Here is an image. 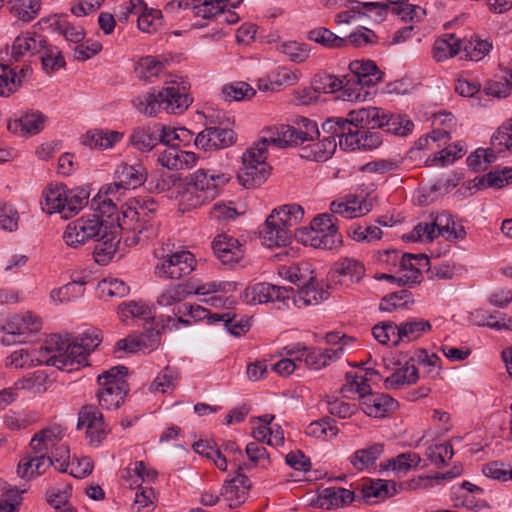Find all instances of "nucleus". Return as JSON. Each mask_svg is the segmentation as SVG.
<instances>
[{"label": "nucleus", "instance_id": "2f4dec72", "mask_svg": "<svg viewBox=\"0 0 512 512\" xmlns=\"http://www.w3.org/2000/svg\"><path fill=\"white\" fill-rule=\"evenodd\" d=\"M361 496L368 501L371 498L385 500L398 493L395 481L384 479H367L361 484Z\"/></svg>", "mask_w": 512, "mask_h": 512}, {"label": "nucleus", "instance_id": "09e8293b", "mask_svg": "<svg viewBox=\"0 0 512 512\" xmlns=\"http://www.w3.org/2000/svg\"><path fill=\"white\" fill-rule=\"evenodd\" d=\"M86 283L84 278L72 279V281L62 287L53 289L50 297L55 303L69 302L77 299L84 294Z\"/></svg>", "mask_w": 512, "mask_h": 512}, {"label": "nucleus", "instance_id": "b1692460", "mask_svg": "<svg viewBox=\"0 0 512 512\" xmlns=\"http://www.w3.org/2000/svg\"><path fill=\"white\" fill-rule=\"evenodd\" d=\"M293 236L305 246L320 249L332 250L342 244V236H324L321 231H317L311 224L309 227L295 228Z\"/></svg>", "mask_w": 512, "mask_h": 512}, {"label": "nucleus", "instance_id": "8fccbe9b", "mask_svg": "<svg viewBox=\"0 0 512 512\" xmlns=\"http://www.w3.org/2000/svg\"><path fill=\"white\" fill-rule=\"evenodd\" d=\"M313 88L319 93H335L342 90L345 98L346 76L339 78L333 74L319 73L312 80Z\"/></svg>", "mask_w": 512, "mask_h": 512}, {"label": "nucleus", "instance_id": "e433bc0d", "mask_svg": "<svg viewBox=\"0 0 512 512\" xmlns=\"http://www.w3.org/2000/svg\"><path fill=\"white\" fill-rule=\"evenodd\" d=\"M342 354L343 346L326 350L306 347L302 360L308 367L318 370L329 365L331 361L340 358Z\"/></svg>", "mask_w": 512, "mask_h": 512}, {"label": "nucleus", "instance_id": "864d4df0", "mask_svg": "<svg viewBox=\"0 0 512 512\" xmlns=\"http://www.w3.org/2000/svg\"><path fill=\"white\" fill-rule=\"evenodd\" d=\"M414 303L413 294L407 289L390 293L381 299L379 309L384 312H393L397 309H406Z\"/></svg>", "mask_w": 512, "mask_h": 512}, {"label": "nucleus", "instance_id": "6ab92c4d", "mask_svg": "<svg viewBox=\"0 0 512 512\" xmlns=\"http://www.w3.org/2000/svg\"><path fill=\"white\" fill-rule=\"evenodd\" d=\"M212 249L215 256L224 265L239 263L245 253L244 245L237 238L227 233L218 234L213 242Z\"/></svg>", "mask_w": 512, "mask_h": 512}, {"label": "nucleus", "instance_id": "f3484780", "mask_svg": "<svg viewBox=\"0 0 512 512\" xmlns=\"http://www.w3.org/2000/svg\"><path fill=\"white\" fill-rule=\"evenodd\" d=\"M289 291V302L287 303L286 309H290L291 306L297 308H303L310 305H317L327 300L329 297L328 290L320 287L319 283L314 277H310L309 280L303 284L297 291L293 288H287Z\"/></svg>", "mask_w": 512, "mask_h": 512}, {"label": "nucleus", "instance_id": "4c0bfd02", "mask_svg": "<svg viewBox=\"0 0 512 512\" xmlns=\"http://www.w3.org/2000/svg\"><path fill=\"white\" fill-rule=\"evenodd\" d=\"M432 330V325L428 320L422 318H409L399 324L397 340L400 343H409L422 337Z\"/></svg>", "mask_w": 512, "mask_h": 512}, {"label": "nucleus", "instance_id": "c03bdc74", "mask_svg": "<svg viewBox=\"0 0 512 512\" xmlns=\"http://www.w3.org/2000/svg\"><path fill=\"white\" fill-rule=\"evenodd\" d=\"M67 18V15H54L46 21L49 22L53 30L60 32L67 41L78 44L85 38L84 29L81 26L70 24Z\"/></svg>", "mask_w": 512, "mask_h": 512}, {"label": "nucleus", "instance_id": "393cba45", "mask_svg": "<svg viewBox=\"0 0 512 512\" xmlns=\"http://www.w3.org/2000/svg\"><path fill=\"white\" fill-rule=\"evenodd\" d=\"M429 259L425 254L404 253L400 259V267L407 271L404 275L398 277V284L417 285L422 281L421 267L426 266Z\"/></svg>", "mask_w": 512, "mask_h": 512}, {"label": "nucleus", "instance_id": "c85d7f7f", "mask_svg": "<svg viewBox=\"0 0 512 512\" xmlns=\"http://www.w3.org/2000/svg\"><path fill=\"white\" fill-rule=\"evenodd\" d=\"M161 332L150 329L138 337H127L116 342V350L136 353L140 350L153 351L160 344Z\"/></svg>", "mask_w": 512, "mask_h": 512}, {"label": "nucleus", "instance_id": "0eeeda50", "mask_svg": "<svg viewBox=\"0 0 512 512\" xmlns=\"http://www.w3.org/2000/svg\"><path fill=\"white\" fill-rule=\"evenodd\" d=\"M106 228L99 214L84 215L67 225L63 239L68 246L78 248L87 241L100 237Z\"/></svg>", "mask_w": 512, "mask_h": 512}, {"label": "nucleus", "instance_id": "3c124183", "mask_svg": "<svg viewBox=\"0 0 512 512\" xmlns=\"http://www.w3.org/2000/svg\"><path fill=\"white\" fill-rule=\"evenodd\" d=\"M192 295V288L187 284H176L164 289L157 298V304L162 307H169L179 304Z\"/></svg>", "mask_w": 512, "mask_h": 512}, {"label": "nucleus", "instance_id": "bb28decb", "mask_svg": "<svg viewBox=\"0 0 512 512\" xmlns=\"http://www.w3.org/2000/svg\"><path fill=\"white\" fill-rule=\"evenodd\" d=\"M115 176L117 182L113 183L112 185H117L118 190L120 188L135 189L144 184L147 178V171L146 168L140 163L133 165L122 163L117 167Z\"/></svg>", "mask_w": 512, "mask_h": 512}, {"label": "nucleus", "instance_id": "72a5a7b5", "mask_svg": "<svg viewBox=\"0 0 512 512\" xmlns=\"http://www.w3.org/2000/svg\"><path fill=\"white\" fill-rule=\"evenodd\" d=\"M346 384L342 391H355L356 393H367L371 391L370 384H377L381 379L378 371L372 368H366L364 373L349 371L345 375Z\"/></svg>", "mask_w": 512, "mask_h": 512}, {"label": "nucleus", "instance_id": "49530a36", "mask_svg": "<svg viewBox=\"0 0 512 512\" xmlns=\"http://www.w3.org/2000/svg\"><path fill=\"white\" fill-rule=\"evenodd\" d=\"M383 452V444L374 443L366 448L356 450L351 456V464L355 469L362 471L373 466Z\"/></svg>", "mask_w": 512, "mask_h": 512}, {"label": "nucleus", "instance_id": "cd10ccee", "mask_svg": "<svg viewBox=\"0 0 512 512\" xmlns=\"http://www.w3.org/2000/svg\"><path fill=\"white\" fill-rule=\"evenodd\" d=\"M67 195H69V189L64 184L49 185L43 191L42 210L47 214L60 213L64 218L67 211Z\"/></svg>", "mask_w": 512, "mask_h": 512}, {"label": "nucleus", "instance_id": "4468645a", "mask_svg": "<svg viewBox=\"0 0 512 512\" xmlns=\"http://www.w3.org/2000/svg\"><path fill=\"white\" fill-rule=\"evenodd\" d=\"M388 111L378 107H366L358 110H352L347 114V117H337L341 125H338V131L342 132L345 127L354 125L355 128L362 129H382L383 124L387 118Z\"/></svg>", "mask_w": 512, "mask_h": 512}, {"label": "nucleus", "instance_id": "13d9d810", "mask_svg": "<svg viewBox=\"0 0 512 512\" xmlns=\"http://www.w3.org/2000/svg\"><path fill=\"white\" fill-rule=\"evenodd\" d=\"M118 315L122 321L128 318H139L145 321L154 319L150 307L141 301L121 303L118 306Z\"/></svg>", "mask_w": 512, "mask_h": 512}, {"label": "nucleus", "instance_id": "6e6d98bb", "mask_svg": "<svg viewBox=\"0 0 512 512\" xmlns=\"http://www.w3.org/2000/svg\"><path fill=\"white\" fill-rule=\"evenodd\" d=\"M462 48V41L450 35L449 39H438L432 49L433 58L437 62L445 61L454 57Z\"/></svg>", "mask_w": 512, "mask_h": 512}, {"label": "nucleus", "instance_id": "aec40b11", "mask_svg": "<svg viewBox=\"0 0 512 512\" xmlns=\"http://www.w3.org/2000/svg\"><path fill=\"white\" fill-rule=\"evenodd\" d=\"M189 85L172 82L161 89V100L164 111L169 114H182L191 105L193 99L188 94Z\"/></svg>", "mask_w": 512, "mask_h": 512}, {"label": "nucleus", "instance_id": "1a4fd4ad", "mask_svg": "<svg viewBox=\"0 0 512 512\" xmlns=\"http://www.w3.org/2000/svg\"><path fill=\"white\" fill-rule=\"evenodd\" d=\"M86 429V438L91 446L99 447L111 432L103 414L93 404L83 405L78 412L77 429Z\"/></svg>", "mask_w": 512, "mask_h": 512}, {"label": "nucleus", "instance_id": "2eb2a0df", "mask_svg": "<svg viewBox=\"0 0 512 512\" xmlns=\"http://www.w3.org/2000/svg\"><path fill=\"white\" fill-rule=\"evenodd\" d=\"M249 468L250 465L247 463L238 465L236 475L232 479L226 480L223 484L220 495L231 509L241 506L247 499L252 484L242 471Z\"/></svg>", "mask_w": 512, "mask_h": 512}, {"label": "nucleus", "instance_id": "79ce46f5", "mask_svg": "<svg viewBox=\"0 0 512 512\" xmlns=\"http://www.w3.org/2000/svg\"><path fill=\"white\" fill-rule=\"evenodd\" d=\"M228 0H188L180 1L178 3L179 8H191L194 15L202 18L217 17L220 12H223V8L226 7Z\"/></svg>", "mask_w": 512, "mask_h": 512}, {"label": "nucleus", "instance_id": "ea45409f", "mask_svg": "<svg viewBox=\"0 0 512 512\" xmlns=\"http://www.w3.org/2000/svg\"><path fill=\"white\" fill-rule=\"evenodd\" d=\"M61 440V433L55 428H45L36 433L31 441L30 448L33 455H48Z\"/></svg>", "mask_w": 512, "mask_h": 512}, {"label": "nucleus", "instance_id": "338daca9", "mask_svg": "<svg viewBox=\"0 0 512 512\" xmlns=\"http://www.w3.org/2000/svg\"><path fill=\"white\" fill-rule=\"evenodd\" d=\"M399 332V324L392 321L381 322L372 328L374 338L383 345L388 344L390 341L394 345H398L400 341L397 340Z\"/></svg>", "mask_w": 512, "mask_h": 512}, {"label": "nucleus", "instance_id": "f8f14e48", "mask_svg": "<svg viewBox=\"0 0 512 512\" xmlns=\"http://www.w3.org/2000/svg\"><path fill=\"white\" fill-rule=\"evenodd\" d=\"M8 360V364L16 368L31 367L42 364L58 368V360L56 359L52 338L47 345L41 346L39 349L16 350L8 357Z\"/></svg>", "mask_w": 512, "mask_h": 512}, {"label": "nucleus", "instance_id": "5fc2aeb1", "mask_svg": "<svg viewBox=\"0 0 512 512\" xmlns=\"http://www.w3.org/2000/svg\"><path fill=\"white\" fill-rule=\"evenodd\" d=\"M161 90L149 92L143 96L137 97L133 103L136 109L149 117L156 116L160 110H164V104L161 100Z\"/></svg>", "mask_w": 512, "mask_h": 512}, {"label": "nucleus", "instance_id": "4be33fe9", "mask_svg": "<svg viewBox=\"0 0 512 512\" xmlns=\"http://www.w3.org/2000/svg\"><path fill=\"white\" fill-rule=\"evenodd\" d=\"M298 127H284L282 132L283 144H294V146L303 145L305 142L314 141L320 136L318 125L315 121L306 117H301L297 121Z\"/></svg>", "mask_w": 512, "mask_h": 512}, {"label": "nucleus", "instance_id": "c756f323", "mask_svg": "<svg viewBox=\"0 0 512 512\" xmlns=\"http://www.w3.org/2000/svg\"><path fill=\"white\" fill-rule=\"evenodd\" d=\"M271 166L268 163L260 165L242 163L237 174V180L246 189H254L261 186L269 177Z\"/></svg>", "mask_w": 512, "mask_h": 512}, {"label": "nucleus", "instance_id": "ddd939ff", "mask_svg": "<svg viewBox=\"0 0 512 512\" xmlns=\"http://www.w3.org/2000/svg\"><path fill=\"white\" fill-rule=\"evenodd\" d=\"M195 257L189 251L174 252L158 263L155 273L167 279H180L189 275L195 269Z\"/></svg>", "mask_w": 512, "mask_h": 512}, {"label": "nucleus", "instance_id": "0e129e2a", "mask_svg": "<svg viewBox=\"0 0 512 512\" xmlns=\"http://www.w3.org/2000/svg\"><path fill=\"white\" fill-rule=\"evenodd\" d=\"M466 58L472 61H479L492 49V43L482 40L478 36H471L462 43Z\"/></svg>", "mask_w": 512, "mask_h": 512}, {"label": "nucleus", "instance_id": "603ef678", "mask_svg": "<svg viewBox=\"0 0 512 512\" xmlns=\"http://www.w3.org/2000/svg\"><path fill=\"white\" fill-rule=\"evenodd\" d=\"M307 38L314 41L327 49H341L346 48V41L344 38L336 35L331 30L325 27H317L310 30Z\"/></svg>", "mask_w": 512, "mask_h": 512}, {"label": "nucleus", "instance_id": "bf43d9fd", "mask_svg": "<svg viewBox=\"0 0 512 512\" xmlns=\"http://www.w3.org/2000/svg\"><path fill=\"white\" fill-rule=\"evenodd\" d=\"M137 25L138 28L145 33H156L163 25L161 10L144 6V11L138 15Z\"/></svg>", "mask_w": 512, "mask_h": 512}, {"label": "nucleus", "instance_id": "a19ab883", "mask_svg": "<svg viewBox=\"0 0 512 512\" xmlns=\"http://www.w3.org/2000/svg\"><path fill=\"white\" fill-rule=\"evenodd\" d=\"M100 236V238L97 237V239H95L97 243L95 244L93 255L98 264L106 265L116 253L119 239H117V236L112 232L107 233L106 229Z\"/></svg>", "mask_w": 512, "mask_h": 512}, {"label": "nucleus", "instance_id": "58836bf2", "mask_svg": "<svg viewBox=\"0 0 512 512\" xmlns=\"http://www.w3.org/2000/svg\"><path fill=\"white\" fill-rule=\"evenodd\" d=\"M118 191L117 185H105L101 187L99 192L91 200V208L100 213V217L111 218L117 211V205L110 195Z\"/></svg>", "mask_w": 512, "mask_h": 512}, {"label": "nucleus", "instance_id": "f704fd0d", "mask_svg": "<svg viewBox=\"0 0 512 512\" xmlns=\"http://www.w3.org/2000/svg\"><path fill=\"white\" fill-rule=\"evenodd\" d=\"M159 143V124L137 127L129 137V144L140 152H149Z\"/></svg>", "mask_w": 512, "mask_h": 512}, {"label": "nucleus", "instance_id": "7ed1b4c3", "mask_svg": "<svg viewBox=\"0 0 512 512\" xmlns=\"http://www.w3.org/2000/svg\"><path fill=\"white\" fill-rule=\"evenodd\" d=\"M231 175L216 169H198L189 177L188 191L182 195V204L196 208L216 198L230 182Z\"/></svg>", "mask_w": 512, "mask_h": 512}, {"label": "nucleus", "instance_id": "a18cd8bd", "mask_svg": "<svg viewBox=\"0 0 512 512\" xmlns=\"http://www.w3.org/2000/svg\"><path fill=\"white\" fill-rule=\"evenodd\" d=\"M7 8L17 19L30 22L35 19L40 11V0H8Z\"/></svg>", "mask_w": 512, "mask_h": 512}, {"label": "nucleus", "instance_id": "20e7f679", "mask_svg": "<svg viewBox=\"0 0 512 512\" xmlns=\"http://www.w3.org/2000/svg\"><path fill=\"white\" fill-rule=\"evenodd\" d=\"M304 210L298 204L274 209L267 217L260 234L268 246H286L293 237L294 229L302 221Z\"/></svg>", "mask_w": 512, "mask_h": 512}, {"label": "nucleus", "instance_id": "473e14b6", "mask_svg": "<svg viewBox=\"0 0 512 512\" xmlns=\"http://www.w3.org/2000/svg\"><path fill=\"white\" fill-rule=\"evenodd\" d=\"M30 71L28 67L17 71L16 68L9 65L0 64V96L9 97L15 93L22 86Z\"/></svg>", "mask_w": 512, "mask_h": 512}, {"label": "nucleus", "instance_id": "680f3d73", "mask_svg": "<svg viewBox=\"0 0 512 512\" xmlns=\"http://www.w3.org/2000/svg\"><path fill=\"white\" fill-rule=\"evenodd\" d=\"M414 123L407 115L392 114L388 112L382 130L399 136H406L412 132Z\"/></svg>", "mask_w": 512, "mask_h": 512}, {"label": "nucleus", "instance_id": "4d7b16f0", "mask_svg": "<svg viewBox=\"0 0 512 512\" xmlns=\"http://www.w3.org/2000/svg\"><path fill=\"white\" fill-rule=\"evenodd\" d=\"M180 379V374L177 368L166 366L156 376L151 383L150 389L152 391L166 393L169 390H174Z\"/></svg>", "mask_w": 512, "mask_h": 512}, {"label": "nucleus", "instance_id": "9d476101", "mask_svg": "<svg viewBox=\"0 0 512 512\" xmlns=\"http://www.w3.org/2000/svg\"><path fill=\"white\" fill-rule=\"evenodd\" d=\"M338 122L337 117L326 119L322 123V131L325 134L323 139L318 142H312L307 145H300V157L309 161L324 162L328 160L336 151L337 141H340V133L334 132V127L328 130V122Z\"/></svg>", "mask_w": 512, "mask_h": 512}, {"label": "nucleus", "instance_id": "39448f33", "mask_svg": "<svg viewBox=\"0 0 512 512\" xmlns=\"http://www.w3.org/2000/svg\"><path fill=\"white\" fill-rule=\"evenodd\" d=\"M128 369L125 366H114L97 377L99 389L96 393L99 406L104 410L118 409L129 392L125 379Z\"/></svg>", "mask_w": 512, "mask_h": 512}, {"label": "nucleus", "instance_id": "9b49d317", "mask_svg": "<svg viewBox=\"0 0 512 512\" xmlns=\"http://www.w3.org/2000/svg\"><path fill=\"white\" fill-rule=\"evenodd\" d=\"M244 299L251 304L274 303L279 310L286 309L289 300L287 287H280L270 283H256L244 290Z\"/></svg>", "mask_w": 512, "mask_h": 512}, {"label": "nucleus", "instance_id": "423d86ee", "mask_svg": "<svg viewBox=\"0 0 512 512\" xmlns=\"http://www.w3.org/2000/svg\"><path fill=\"white\" fill-rule=\"evenodd\" d=\"M350 74L346 76L345 99L364 101L369 95L367 88L381 82L384 73L372 60H354L349 64Z\"/></svg>", "mask_w": 512, "mask_h": 512}, {"label": "nucleus", "instance_id": "7c9ffc66", "mask_svg": "<svg viewBox=\"0 0 512 512\" xmlns=\"http://www.w3.org/2000/svg\"><path fill=\"white\" fill-rule=\"evenodd\" d=\"M124 137V133L107 129H93L82 137V143L91 149L105 150L114 147Z\"/></svg>", "mask_w": 512, "mask_h": 512}, {"label": "nucleus", "instance_id": "a211bd4d", "mask_svg": "<svg viewBox=\"0 0 512 512\" xmlns=\"http://www.w3.org/2000/svg\"><path fill=\"white\" fill-rule=\"evenodd\" d=\"M41 325V320L30 312L23 315L15 314L2 327V330L8 336L3 337L1 342L3 345H11L17 342V340L12 338L27 333H36L41 329ZM18 342H22V340H18Z\"/></svg>", "mask_w": 512, "mask_h": 512}, {"label": "nucleus", "instance_id": "052dcab7", "mask_svg": "<svg viewBox=\"0 0 512 512\" xmlns=\"http://www.w3.org/2000/svg\"><path fill=\"white\" fill-rule=\"evenodd\" d=\"M421 462V457L415 452H406L399 454L395 458L387 460L380 464L381 470L392 469L397 472H407L411 468L417 467Z\"/></svg>", "mask_w": 512, "mask_h": 512}, {"label": "nucleus", "instance_id": "a878e982", "mask_svg": "<svg viewBox=\"0 0 512 512\" xmlns=\"http://www.w3.org/2000/svg\"><path fill=\"white\" fill-rule=\"evenodd\" d=\"M48 45L46 38L35 31H27L17 36L12 45V57L18 60L26 53L36 55L42 53Z\"/></svg>", "mask_w": 512, "mask_h": 512}, {"label": "nucleus", "instance_id": "37998d69", "mask_svg": "<svg viewBox=\"0 0 512 512\" xmlns=\"http://www.w3.org/2000/svg\"><path fill=\"white\" fill-rule=\"evenodd\" d=\"M332 272L338 277L358 283L365 275V267L359 260L345 257L334 263Z\"/></svg>", "mask_w": 512, "mask_h": 512}, {"label": "nucleus", "instance_id": "c9c22d12", "mask_svg": "<svg viewBox=\"0 0 512 512\" xmlns=\"http://www.w3.org/2000/svg\"><path fill=\"white\" fill-rule=\"evenodd\" d=\"M355 499V493L342 487H327L318 497L317 504L320 508L331 509L350 504Z\"/></svg>", "mask_w": 512, "mask_h": 512}, {"label": "nucleus", "instance_id": "774afa93", "mask_svg": "<svg viewBox=\"0 0 512 512\" xmlns=\"http://www.w3.org/2000/svg\"><path fill=\"white\" fill-rule=\"evenodd\" d=\"M164 68L165 65L162 61L153 56H147L137 62L136 73L140 79L151 80V78L157 77Z\"/></svg>", "mask_w": 512, "mask_h": 512}, {"label": "nucleus", "instance_id": "69168bd1", "mask_svg": "<svg viewBox=\"0 0 512 512\" xmlns=\"http://www.w3.org/2000/svg\"><path fill=\"white\" fill-rule=\"evenodd\" d=\"M278 50L286 55L288 59L295 63H303L309 58L310 48L306 43L296 41L283 42L278 46Z\"/></svg>", "mask_w": 512, "mask_h": 512}, {"label": "nucleus", "instance_id": "e2e57ef3", "mask_svg": "<svg viewBox=\"0 0 512 512\" xmlns=\"http://www.w3.org/2000/svg\"><path fill=\"white\" fill-rule=\"evenodd\" d=\"M512 179V168L505 167L501 171H491L481 178H476L475 187L483 189L486 187L502 188Z\"/></svg>", "mask_w": 512, "mask_h": 512}, {"label": "nucleus", "instance_id": "dca6fc26", "mask_svg": "<svg viewBox=\"0 0 512 512\" xmlns=\"http://www.w3.org/2000/svg\"><path fill=\"white\" fill-rule=\"evenodd\" d=\"M236 139L237 135L230 127L206 126L194 138V144L205 151L220 150L232 146Z\"/></svg>", "mask_w": 512, "mask_h": 512}, {"label": "nucleus", "instance_id": "f03ea898", "mask_svg": "<svg viewBox=\"0 0 512 512\" xmlns=\"http://www.w3.org/2000/svg\"><path fill=\"white\" fill-rule=\"evenodd\" d=\"M102 331L92 327L85 330L72 341L63 340L55 335L52 337L58 369L62 371L78 370L87 363V357L102 342Z\"/></svg>", "mask_w": 512, "mask_h": 512}, {"label": "nucleus", "instance_id": "f257e3e1", "mask_svg": "<svg viewBox=\"0 0 512 512\" xmlns=\"http://www.w3.org/2000/svg\"><path fill=\"white\" fill-rule=\"evenodd\" d=\"M159 205L151 197L132 198L121 207L117 225L124 233L126 246L145 244L158 235L159 224L155 220Z\"/></svg>", "mask_w": 512, "mask_h": 512}, {"label": "nucleus", "instance_id": "412c9836", "mask_svg": "<svg viewBox=\"0 0 512 512\" xmlns=\"http://www.w3.org/2000/svg\"><path fill=\"white\" fill-rule=\"evenodd\" d=\"M362 399L363 412L369 417L383 418L393 412L398 402L390 395L384 393H358Z\"/></svg>", "mask_w": 512, "mask_h": 512}, {"label": "nucleus", "instance_id": "6e6552de", "mask_svg": "<svg viewBox=\"0 0 512 512\" xmlns=\"http://www.w3.org/2000/svg\"><path fill=\"white\" fill-rule=\"evenodd\" d=\"M338 125L342 126L340 120L338 122H328L326 127L328 130L334 127V132H338ZM339 147L345 151H369L378 148L382 142V134L380 132L371 131L370 129L355 128L354 125H349L340 132Z\"/></svg>", "mask_w": 512, "mask_h": 512}, {"label": "nucleus", "instance_id": "5701e85b", "mask_svg": "<svg viewBox=\"0 0 512 512\" xmlns=\"http://www.w3.org/2000/svg\"><path fill=\"white\" fill-rule=\"evenodd\" d=\"M47 117L40 111L31 110L19 118L10 120L7 129L19 136L36 135L44 129Z\"/></svg>", "mask_w": 512, "mask_h": 512}, {"label": "nucleus", "instance_id": "de8ad7c7", "mask_svg": "<svg viewBox=\"0 0 512 512\" xmlns=\"http://www.w3.org/2000/svg\"><path fill=\"white\" fill-rule=\"evenodd\" d=\"M419 378L418 369L414 364L406 363L397 368L384 383L387 389H397L402 385H411L417 382Z\"/></svg>", "mask_w": 512, "mask_h": 512}]
</instances>
